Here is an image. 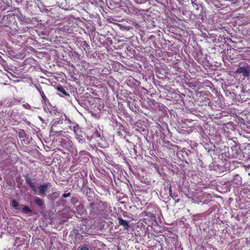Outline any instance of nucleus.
I'll return each mask as SVG.
<instances>
[{
	"label": "nucleus",
	"mask_w": 250,
	"mask_h": 250,
	"mask_svg": "<svg viewBox=\"0 0 250 250\" xmlns=\"http://www.w3.org/2000/svg\"><path fill=\"white\" fill-rule=\"evenodd\" d=\"M26 182L31 188L33 191L36 193L37 192V189L35 187V183L33 182L32 180L29 178H27L26 179Z\"/></svg>",
	"instance_id": "39448f33"
},
{
	"label": "nucleus",
	"mask_w": 250,
	"mask_h": 250,
	"mask_svg": "<svg viewBox=\"0 0 250 250\" xmlns=\"http://www.w3.org/2000/svg\"><path fill=\"white\" fill-rule=\"evenodd\" d=\"M18 135L20 138H23L25 136V132L24 131H20L18 133Z\"/></svg>",
	"instance_id": "ddd939ff"
},
{
	"label": "nucleus",
	"mask_w": 250,
	"mask_h": 250,
	"mask_svg": "<svg viewBox=\"0 0 250 250\" xmlns=\"http://www.w3.org/2000/svg\"><path fill=\"white\" fill-rule=\"evenodd\" d=\"M23 105H24V106L26 108H27V109H28V108H29L30 107V105H29V104H24Z\"/></svg>",
	"instance_id": "f3484780"
},
{
	"label": "nucleus",
	"mask_w": 250,
	"mask_h": 250,
	"mask_svg": "<svg viewBox=\"0 0 250 250\" xmlns=\"http://www.w3.org/2000/svg\"><path fill=\"white\" fill-rule=\"evenodd\" d=\"M11 205L15 209H20V208H19V203L16 200H13L11 202Z\"/></svg>",
	"instance_id": "0eeeda50"
},
{
	"label": "nucleus",
	"mask_w": 250,
	"mask_h": 250,
	"mask_svg": "<svg viewBox=\"0 0 250 250\" xmlns=\"http://www.w3.org/2000/svg\"><path fill=\"white\" fill-rule=\"evenodd\" d=\"M50 188V184L49 183L41 185L39 187V194L43 197L45 196V193L48 188Z\"/></svg>",
	"instance_id": "f03ea898"
},
{
	"label": "nucleus",
	"mask_w": 250,
	"mask_h": 250,
	"mask_svg": "<svg viewBox=\"0 0 250 250\" xmlns=\"http://www.w3.org/2000/svg\"><path fill=\"white\" fill-rule=\"evenodd\" d=\"M119 224L124 227L125 229H128L129 228V221L124 220L122 218H119Z\"/></svg>",
	"instance_id": "7ed1b4c3"
},
{
	"label": "nucleus",
	"mask_w": 250,
	"mask_h": 250,
	"mask_svg": "<svg viewBox=\"0 0 250 250\" xmlns=\"http://www.w3.org/2000/svg\"><path fill=\"white\" fill-rule=\"evenodd\" d=\"M122 10H124V12L127 14H129L131 13L130 8H129V7H126V8L123 7V8H122Z\"/></svg>",
	"instance_id": "9d476101"
},
{
	"label": "nucleus",
	"mask_w": 250,
	"mask_h": 250,
	"mask_svg": "<svg viewBox=\"0 0 250 250\" xmlns=\"http://www.w3.org/2000/svg\"><path fill=\"white\" fill-rule=\"evenodd\" d=\"M70 195V193H64L62 195V197H64V198H66L67 197H69Z\"/></svg>",
	"instance_id": "2eb2a0df"
},
{
	"label": "nucleus",
	"mask_w": 250,
	"mask_h": 250,
	"mask_svg": "<svg viewBox=\"0 0 250 250\" xmlns=\"http://www.w3.org/2000/svg\"><path fill=\"white\" fill-rule=\"evenodd\" d=\"M80 250H89L88 248L87 247H83L80 249Z\"/></svg>",
	"instance_id": "dca6fc26"
},
{
	"label": "nucleus",
	"mask_w": 250,
	"mask_h": 250,
	"mask_svg": "<svg viewBox=\"0 0 250 250\" xmlns=\"http://www.w3.org/2000/svg\"><path fill=\"white\" fill-rule=\"evenodd\" d=\"M50 131H51V133L52 135H55L56 134H58L59 135H61L63 133L62 131H53V126L51 127Z\"/></svg>",
	"instance_id": "1a4fd4ad"
},
{
	"label": "nucleus",
	"mask_w": 250,
	"mask_h": 250,
	"mask_svg": "<svg viewBox=\"0 0 250 250\" xmlns=\"http://www.w3.org/2000/svg\"><path fill=\"white\" fill-rule=\"evenodd\" d=\"M250 72V67L249 66H243L238 67L235 73L237 74H242L244 77H247L249 76Z\"/></svg>",
	"instance_id": "f257e3e1"
},
{
	"label": "nucleus",
	"mask_w": 250,
	"mask_h": 250,
	"mask_svg": "<svg viewBox=\"0 0 250 250\" xmlns=\"http://www.w3.org/2000/svg\"><path fill=\"white\" fill-rule=\"evenodd\" d=\"M79 128L78 125H76L73 126V131L76 135H78L77 132L79 130Z\"/></svg>",
	"instance_id": "9b49d317"
},
{
	"label": "nucleus",
	"mask_w": 250,
	"mask_h": 250,
	"mask_svg": "<svg viewBox=\"0 0 250 250\" xmlns=\"http://www.w3.org/2000/svg\"><path fill=\"white\" fill-rule=\"evenodd\" d=\"M169 192L170 194H171L172 190H171V188H169Z\"/></svg>",
	"instance_id": "a211bd4d"
},
{
	"label": "nucleus",
	"mask_w": 250,
	"mask_h": 250,
	"mask_svg": "<svg viewBox=\"0 0 250 250\" xmlns=\"http://www.w3.org/2000/svg\"><path fill=\"white\" fill-rule=\"evenodd\" d=\"M234 179L237 180L238 181L240 182L241 178L238 175H237L234 176Z\"/></svg>",
	"instance_id": "4468645a"
},
{
	"label": "nucleus",
	"mask_w": 250,
	"mask_h": 250,
	"mask_svg": "<svg viewBox=\"0 0 250 250\" xmlns=\"http://www.w3.org/2000/svg\"><path fill=\"white\" fill-rule=\"evenodd\" d=\"M36 88L37 90L39 92V93L42 99V102H43V103L44 104H46L47 102H48V100L47 97H46V96L45 95L44 92L37 86H36Z\"/></svg>",
	"instance_id": "20e7f679"
},
{
	"label": "nucleus",
	"mask_w": 250,
	"mask_h": 250,
	"mask_svg": "<svg viewBox=\"0 0 250 250\" xmlns=\"http://www.w3.org/2000/svg\"><path fill=\"white\" fill-rule=\"evenodd\" d=\"M34 202L35 204L38 206H42L44 204L42 200L39 197L35 198Z\"/></svg>",
	"instance_id": "423d86ee"
},
{
	"label": "nucleus",
	"mask_w": 250,
	"mask_h": 250,
	"mask_svg": "<svg viewBox=\"0 0 250 250\" xmlns=\"http://www.w3.org/2000/svg\"><path fill=\"white\" fill-rule=\"evenodd\" d=\"M22 212L25 214L32 212V210L28 206H25L22 208Z\"/></svg>",
	"instance_id": "6e6552de"
},
{
	"label": "nucleus",
	"mask_w": 250,
	"mask_h": 250,
	"mask_svg": "<svg viewBox=\"0 0 250 250\" xmlns=\"http://www.w3.org/2000/svg\"><path fill=\"white\" fill-rule=\"evenodd\" d=\"M58 90L62 92L64 95H67L66 92L64 90L62 87H58Z\"/></svg>",
	"instance_id": "f8f14e48"
}]
</instances>
